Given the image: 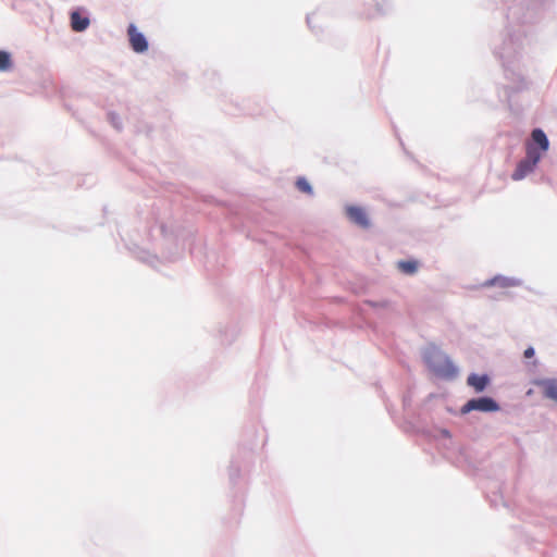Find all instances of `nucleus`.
<instances>
[{
    "label": "nucleus",
    "instance_id": "7ed1b4c3",
    "mask_svg": "<svg viewBox=\"0 0 557 557\" xmlns=\"http://www.w3.org/2000/svg\"><path fill=\"white\" fill-rule=\"evenodd\" d=\"M499 409L498 404L490 397L473 398L467 401L461 408L462 413H468L473 410L483 412H493Z\"/></svg>",
    "mask_w": 557,
    "mask_h": 557
},
{
    "label": "nucleus",
    "instance_id": "9d476101",
    "mask_svg": "<svg viewBox=\"0 0 557 557\" xmlns=\"http://www.w3.org/2000/svg\"><path fill=\"white\" fill-rule=\"evenodd\" d=\"M398 269L405 274H413L418 270V263L416 261H400L398 262Z\"/></svg>",
    "mask_w": 557,
    "mask_h": 557
},
{
    "label": "nucleus",
    "instance_id": "6e6552de",
    "mask_svg": "<svg viewBox=\"0 0 557 557\" xmlns=\"http://www.w3.org/2000/svg\"><path fill=\"white\" fill-rule=\"evenodd\" d=\"M89 25V18L82 16L78 12L71 14V26L75 32H83Z\"/></svg>",
    "mask_w": 557,
    "mask_h": 557
},
{
    "label": "nucleus",
    "instance_id": "39448f33",
    "mask_svg": "<svg viewBox=\"0 0 557 557\" xmlns=\"http://www.w3.org/2000/svg\"><path fill=\"white\" fill-rule=\"evenodd\" d=\"M543 396L557 403V380L556 379H540L534 381Z\"/></svg>",
    "mask_w": 557,
    "mask_h": 557
},
{
    "label": "nucleus",
    "instance_id": "f257e3e1",
    "mask_svg": "<svg viewBox=\"0 0 557 557\" xmlns=\"http://www.w3.org/2000/svg\"><path fill=\"white\" fill-rule=\"evenodd\" d=\"M425 361L434 374L440 377L453 379L457 374V369L454 363L440 350L436 351L435 349H432L428 351L425 355Z\"/></svg>",
    "mask_w": 557,
    "mask_h": 557
},
{
    "label": "nucleus",
    "instance_id": "0eeeda50",
    "mask_svg": "<svg viewBox=\"0 0 557 557\" xmlns=\"http://www.w3.org/2000/svg\"><path fill=\"white\" fill-rule=\"evenodd\" d=\"M490 382V379L487 375H478V374H470L467 379V383L469 386L473 387L476 393L483 392L487 384Z\"/></svg>",
    "mask_w": 557,
    "mask_h": 557
},
{
    "label": "nucleus",
    "instance_id": "f03ea898",
    "mask_svg": "<svg viewBox=\"0 0 557 557\" xmlns=\"http://www.w3.org/2000/svg\"><path fill=\"white\" fill-rule=\"evenodd\" d=\"M540 159L541 153L532 145H528L527 157L518 163L516 170L511 175L512 180L520 181L524 178L529 173H531L534 170Z\"/></svg>",
    "mask_w": 557,
    "mask_h": 557
},
{
    "label": "nucleus",
    "instance_id": "f8f14e48",
    "mask_svg": "<svg viewBox=\"0 0 557 557\" xmlns=\"http://www.w3.org/2000/svg\"><path fill=\"white\" fill-rule=\"evenodd\" d=\"M297 188L305 194H312V188L305 177H299L296 182Z\"/></svg>",
    "mask_w": 557,
    "mask_h": 557
},
{
    "label": "nucleus",
    "instance_id": "ddd939ff",
    "mask_svg": "<svg viewBox=\"0 0 557 557\" xmlns=\"http://www.w3.org/2000/svg\"><path fill=\"white\" fill-rule=\"evenodd\" d=\"M524 358H532L534 356V349L532 347H529L523 352Z\"/></svg>",
    "mask_w": 557,
    "mask_h": 557
},
{
    "label": "nucleus",
    "instance_id": "1a4fd4ad",
    "mask_svg": "<svg viewBox=\"0 0 557 557\" xmlns=\"http://www.w3.org/2000/svg\"><path fill=\"white\" fill-rule=\"evenodd\" d=\"M532 140L540 146L542 151H546L548 149L549 143L545 133L542 129H533Z\"/></svg>",
    "mask_w": 557,
    "mask_h": 557
},
{
    "label": "nucleus",
    "instance_id": "20e7f679",
    "mask_svg": "<svg viewBox=\"0 0 557 557\" xmlns=\"http://www.w3.org/2000/svg\"><path fill=\"white\" fill-rule=\"evenodd\" d=\"M127 34L131 47L135 52L141 53L148 49V42L145 36L136 29L135 25L131 24L128 26Z\"/></svg>",
    "mask_w": 557,
    "mask_h": 557
},
{
    "label": "nucleus",
    "instance_id": "9b49d317",
    "mask_svg": "<svg viewBox=\"0 0 557 557\" xmlns=\"http://www.w3.org/2000/svg\"><path fill=\"white\" fill-rule=\"evenodd\" d=\"M11 64L10 54L0 50V71H8L11 67Z\"/></svg>",
    "mask_w": 557,
    "mask_h": 557
},
{
    "label": "nucleus",
    "instance_id": "423d86ee",
    "mask_svg": "<svg viewBox=\"0 0 557 557\" xmlns=\"http://www.w3.org/2000/svg\"><path fill=\"white\" fill-rule=\"evenodd\" d=\"M346 212L347 216L360 227L367 228L370 226L367 212L362 208L351 206L347 208Z\"/></svg>",
    "mask_w": 557,
    "mask_h": 557
}]
</instances>
